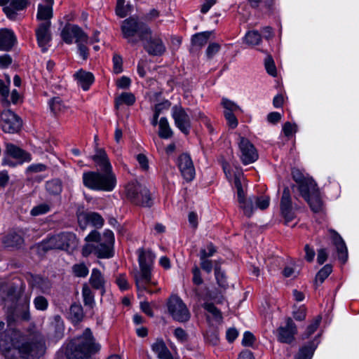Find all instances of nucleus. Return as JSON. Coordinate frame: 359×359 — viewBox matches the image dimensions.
Segmentation results:
<instances>
[{
  "label": "nucleus",
  "instance_id": "8fccbe9b",
  "mask_svg": "<svg viewBox=\"0 0 359 359\" xmlns=\"http://www.w3.org/2000/svg\"><path fill=\"white\" fill-rule=\"evenodd\" d=\"M72 269L77 277H86L88 273V269L83 263L74 264Z\"/></svg>",
  "mask_w": 359,
  "mask_h": 359
},
{
  "label": "nucleus",
  "instance_id": "f8f14e48",
  "mask_svg": "<svg viewBox=\"0 0 359 359\" xmlns=\"http://www.w3.org/2000/svg\"><path fill=\"white\" fill-rule=\"evenodd\" d=\"M241 174L237 172L234 175V185L237 190L238 202L239 207L243 210V213L248 217H250L253 214L255 207L253 203L255 202L254 196L246 198L245 193L241 182Z\"/></svg>",
  "mask_w": 359,
  "mask_h": 359
},
{
  "label": "nucleus",
  "instance_id": "f257e3e1",
  "mask_svg": "<svg viewBox=\"0 0 359 359\" xmlns=\"http://www.w3.org/2000/svg\"><path fill=\"white\" fill-rule=\"evenodd\" d=\"M121 32L124 39L132 46L136 45L139 41L146 51L151 55H161L165 51V47L162 40L152 36L151 29L137 17L132 16L124 20L121 26Z\"/></svg>",
  "mask_w": 359,
  "mask_h": 359
},
{
  "label": "nucleus",
  "instance_id": "c85d7f7f",
  "mask_svg": "<svg viewBox=\"0 0 359 359\" xmlns=\"http://www.w3.org/2000/svg\"><path fill=\"white\" fill-rule=\"evenodd\" d=\"M91 286L96 290H101V294L103 295L105 292L104 289V278L101 271L97 269H93L89 280Z\"/></svg>",
  "mask_w": 359,
  "mask_h": 359
},
{
  "label": "nucleus",
  "instance_id": "b1692460",
  "mask_svg": "<svg viewBox=\"0 0 359 359\" xmlns=\"http://www.w3.org/2000/svg\"><path fill=\"white\" fill-rule=\"evenodd\" d=\"M329 231L331 233L332 243L336 247L338 258L343 264H344L348 259V251L346 244L343 238L337 231L333 229H330Z\"/></svg>",
  "mask_w": 359,
  "mask_h": 359
},
{
  "label": "nucleus",
  "instance_id": "5701e85b",
  "mask_svg": "<svg viewBox=\"0 0 359 359\" xmlns=\"http://www.w3.org/2000/svg\"><path fill=\"white\" fill-rule=\"evenodd\" d=\"M92 159L103 173H113L109 159L104 149L95 147V154Z\"/></svg>",
  "mask_w": 359,
  "mask_h": 359
},
{
  "label": "nucleus",
  "instance_id": "58836bf2",
  "mask_svg": "<svg viewBox=\"0 0 359 359\" xmlns=\"http://www.w3.org/2000/svg\"><path fill=\"white\" fill-rule=\"evenodd\" d=\"M69 316L72 322L79 323L83 318V308L81 305L74 304L70 307Z\"/></svg>",
  "mask_w": 359,
  "mask_h": 359
},
{
  "label": "nucleus",
  "instance_id": "6e6d98bb",
  "mask_svg": "<svg viewBox=\"0 0 359 359\" xmlns=\"http://www.w3.org/2000/svg\"><path fill=\"white\" fill-rule=\"evenodd\" d=\"M224 115L227 121V123L231 128H235L238 126V120L234 115L233 112H229V111H224Z\"/></svg>",
  "mask_w": 359,
  "mask_h": 359
},
{
  "label": "nucleus",
  "instance_id": "2eb2a0df",
  "mask_svg": "<svg viewBox=\"0 0 359 359\" xmlns=\"http://www.w3.org/2000/svg\"><path fill=\"white\" fill-rule=\"evenodd\" d=\"M172 112L176 126L182 133L188 135L191 128V120L184 109L181 106L175 105L172 108Z\"/></svg>",
  "mask_w": 359,
  "mask_h": 359
},
{
  "label": "nucleus",
  "instance_id": "e2e57ef3",
  "mask_svg": "<svg viewBox=\"0 0 359 359\" xmlns=\"http://www.w3.org/2000/svg\"><path fill=\"white\" fill-rule=\"evenodd\" d=\"M87 43L88 41L76 43L79 53L83 60H86L88 57V48L86 46Z\"/></svg>",
  "mask_w": 359,
  "mask_h": 359
},
{
  "label": "nucleus",
  "instance_id": "603ef678",
  "mask_svg": "<svg viewBox=\"0 0 359 359\" xmlns=\"http://www.w3.org/2000/svg\"><path fill=\"white\" fill-rule=\"evenodd\" d=\"M35 308L37 310L44 311L48 308V302L46 297L43 296H37L34 299Z\"/></svg>",
  "mask_w": 359,
  "mask_h": 359
},
{
  "label": "nucleus",
  "instance_id": "e433bc0d",
  "mask_svg": "<svg viewBox=\"0 0 359 359\" xmlns=\"http://www.w3.org/2000/svg\"><path fill=\"white\" fill-rule=\"evenodd\" d=\"M316 346L317 345L314 341H310L299 349L297 355L302 359H311Z\"/></svg>",
  "mask_w": 359,
  "mask_h": 359
},
{
  "label": "nucleus",
  "instance_id": "412c9836",
  "mask_svg": "<svg viewBox=\"0 0 359 359\" xmlns=\"http://www.w3.org/2000/svg\"><path fill=\"white\" fill-rule=\"evenodd\" d=\"M178 167L183 177L187 182H191L195 177V169L189 155L182 154L178 158Z\"/></svg>",
  "mask_w": 359,
  "mask_h": 359
},
{
  "label": "nucleus",
  "instance_id": "39448f33",
  "mask_svg": "<svg viewBox=\"0 0 359 359\" xmlns=\"http://www.w3.org/2000/svg\"><path fill=\"white\" fill-rule=\"evenodd\" d=\"M99 349L100 346L95 344L90 330L87 328L82 335L70 341L65 354L67 359H90Z\"/></svg>",
  "mask_w": 359,
  "mask_h": 359
},
{
  "label": "nucleus",
  "instance_id": "dca6fc26",
  "mask_svg": "<svg viewBox=\"0 0 359 359\" xmlns=\"http://www.w3.org/2000/svg\"><path fill=\"white\" fill-rule=\"evenodd\" d=\"M239 149L241 152V161L247 165L255 162L258 154L254 145L245 137H240Z\"/></svg>",
  "mask_w": 359,
  "mask_h": 359
},
{
  "label": "nucleus",
  "instance_id": "a19ab883",
  "mask_svg": "<svg viewBox=\"0 0 359 359\" xmlns=\"http://www.w3.org/2000/svg\"><path fill=\"white\" fill-rule=\"evenodd\" d=\"M49 106L51 111L55 114L63 111L65 109V105L63 101L59 97H55L49 101Z\"/></svg>",
  "mask_w": 359,
  "mask_h": 359
},
{
  "label": "nucleus",
  "instance_id": "c756f323",
  "mask_svg": "<svg viewBox=\"0 0 359 359\" xmlns=\"http://www.w3.org/2000/svg\"><path fill=\"white\" fill-rule=\"evenodd\" d=\"M2 242L7 248H18L22 245L24 239L19 233L11 232L4 236Z\"/></svg>",
  "mask_w": 359,
  "mask_h": 359
},
{
  "label": "nucleus",
  "instance_id": "79ce46f5",
  "mask_svg": "<svg viewBox=\"0 0 359 359\" xmlns=\"http://www.w3.org/2000/svg\"><path fill=\"white\" fill-rule=\"evenodd\" d=\"M83 302L86 306L92 308L95 304L94 295L87 284H84L82 288Z\"/></svg>",
  "mask_w": 359,
  "mask_h": 359
},
{
  "label": "nucleus",
  "instance_id": "bf43d9fd",
  "mask_svg": "<svg viewBox=\"0 0 359 359\" xmlns=\"http://www.w3.org/2000/svg\"><path fill=\"white\" fill-rule=\"evenodd\" d=\"M222 104L224 111H229V112H233L239 109V107L236 104L226 98L222 99Z\"/></svg>",
  "mask_w": 359,
  "mask_h": 359
},
{
  "label": "nucleus",
  "instance_id": "338daca9",
  "mask_svg": "<svg viewBox=\"0 0 359 359\" xmlns=\"http://www.w3.org/2000/svg\"><path fill=\"white\" fill-rule=\"evenodd\" d=\"M174 334L175 337L182 342L187 341L188 335L181 327L176 328L174 331Z\"/></svg>",
  "mask_w": 359,
  "mask_h": 359
},
{
  "label": "nucleus",
  "instance_id": "6e6552de",
  "mask_svg": "<svg viewBox=\"0 0 359 359\" xmlns=\"http://www.w3.org/2000/svg\"><path fill=\"white\" fill-rule=\"evenodd\" d=\"M83 183L90 189L110 191L115 187L116 179L114 173L89 171L83 174Z\"/></svg>",
  "mask_w": 359,
  "mask_h": 359
},
{
  "label": "nucleus",
  "instance_id": "c9c22d12",
  "mask_svg": "<svg viewBox=\"0 0 359 359\" xmlns=\"http://www.w3.org/2000/svg\"><path fill=\"white\" fill-rule=\"evenodd\" d=\"M172 134L167 118L162 117L159 121L158 136L163 139H168L172 136Z\"/></svg>",
  "mask_w": 359,
  "mask_h": 359
},
{
  "label": "nucleus",
  "instance_id": "6ab92c4d",
  "mask_svg": "<svg viewBox=\"0 0 359 359\" xmlns=\"http://www.w3.org/2000/svg\"><path fill=\"white\" fill-rule=\"evenodd\" d=\"M78 222L81 229H86L88 224L96 228H101L104 224V219L100 215L94 212H83L78 215Z\"/></svg>",
  "mask_w": 359,
  "mask_h": 359
},
{
  "label": "nucleus",
  "instance_id": "aec40b11",
  "mask_svg": "<svg viewBox=\"0 0 359 359\" xmlns=\"http://www.w3.org/2000/svg\"><path fill=\"white\" fill-rule=\"evenodd\" d=\"M50 25V21L43 22L40 23L36 29L37 43L43 52L47 50V45L51 41Z\"/></svg>",
  "mask_w": 359,
  "mask_h": 359
},
{
  "label": "nucleus",
  "instance_id": "ddd939ff",
  "mask_svg": "<svg viewBox=\"0 0 359 359\" xmlns=\"http://www.w3.org/2000/svg\"><path fill=\"white\" fill-rule=\"evenodd\" d=\"M2 130L5 133H15L20 131L22 126L21 118L12 111L8 109L1 112L0 116Z\"/></svg>",
  "mask_w": 359,
  "mask_h": 359
},
{
  "label": "nucleus",
  "instance_id": "a878e982",
  "mask_svg": "<svg viewBox=\"0 0 359 359\" xmlns=\"http://www.w3.org/2000/svg\"><path fill=\"white\" fill-rule=\"evenodd\" d=\"M28 5L27 0H12L9 6L4 7L3 11L11 20H15L17 16V11L25 8Z\"/></svg>",
  "mask_w": 359,
  "mask_h": 359
},
{
  "label": "nucleus",
  "instance_id": "f03ea898",
  "mask_svg": "<svg viewBox=\"0 0 359 359\" xmlns=\"http://www.w3.org/2000/svg\"><path fill=\"white\" fill-rule=\"evenodd\" d=\"M4 333L0 335V352L6 359H39L45 353L44 342L36 338L13 343L5 339Z\"/></svg>",
  "mask_w": 359,
  "mask_h": 359
},
{
  "label": "nucleus",
  "instance_id": "f3484780",
  "mask_svg": "<svg viewBox=\"0 0 359 359\" xmlns=\"http://www.w3.org/2000/svg\"><path fill=\"white\" fill-rule=\"evenodd\" d=\"M280 207L281 214L285 218V222L287 223L292 221L294 217V212L293 211L290 190L288 187H285L283 189Z\"/></svg>",
  "mask_w": 359,
  "mask_h": 359
},
{
  "label": "nucleus",
  "instance_id": "423d86ee",
  "mask_svg": "<svg viewBox=\"0 0 359 359\" xmlns=\"http://www.w3.org/2000/svg\"><path fill=\"white\" fill-rule=\"evenodd\" d=\"M154 258L155 255L151 251H146L142 248L138 250L140 271L134 272L133 274L138 290H146L149 293H153L148 289L147 285L156 284L151 280V266Z\"/></svg>",
  "mask_w": 359,
  "mask_h": 359
},
{
  "label": "nucleus",
  "instance_id": "7ed1b4c3",
  "mask_svg": "<svg viewBox=\"0 0 359 359\" xmlns=\"http://www.w3.org/2000/svg\"><path fill=\"white\" fill-rule=\"evenodd\" d=\"M88 243L83 246L82 255L88 257L94 253L98 258H110L114 256V233L106 230L103 236L96 230L92 231L85 238Z\"/></svg>",
  "mask_w": 359,
  "mask_h": 359
},
{
  "label": "nucleus",
  "instance_id": "0eeeda50",
  "mask_svg": "<svg viewBox=\"0 0 359 359\" xmlns=\"http://www.w3.org/2000/svg\"><path fill=\"white\" fill-rule=\"evenodd\" d=\"M78 245V241L74 233L62 232L49 237L38 245L39 251L46 252L50 250H74Z\"/></svg>",
  "mask_w": 359,
  "mask_h": 359
},
{
  "label": "nucleus",
  "instance_id": "cd10ccee",
  "mask_svg": "<svg viewBox=\"0 0 359 359\" xmlns=\"http://www.w3.org/2000/svg\"><path fill=\"white\" fill-rule=\"evenodd\" d=\"M74 77L78 81L79 84L81 86L83 90L89 89L90 85L94 81V76L89 72H86L80 69L75 74Z\"/></svg>",
  "mask_w": 359,
  "mask_h": 359
},
{
  "label": "nucleus",
  "instance_id": "2f4dec72",
  "mask_svg": "<svg viewBox=\"0 0 359 359\" xmlns=\"http://www.w3.org/2000/svg\"><path fill=\"white\" fill-rule=\"evenodd\" d=\"M215 276L217 283L219 287L224 290H226L229 287L227 277L224 271L222 270L219 263L215 261L214 263Z\"/></svg>",
  "mask_w": 359,
  "mask_h": 359
},
{
  "label": "nucleus",
  "instance_id": "bb28decb",
  "mask_svg": "<svg viewBox=\"0 0 359 359\" xmlns=\"http://www.w3.org/2000/svg\"><path fill=\"white\" fill-rule=\"evenodd\" d=\"M46 5L39 4L36 18L44 22L50 21L53 18V0H45Z\"/></svg>",
  "mask_w": 359,
  "mask_h": 359
},
{
  "label": "nucleus",
  "instance_id": "864d4df0",
  "mask_svg": "<svg viewBox=\"0 0 359 359\" xmlns=\"http://www.w3.org/2000/svg\"><path fill=\"white\" fill-rule=\"evenodd\" d=\"M208 252L205 249H201L200 251V259H204V258L208 259V257H212L216 252V248L214 245L210 243L207 246Z\"/></svg>",
  "mask_w": 359,
  "mask_h": 359
},
{
  "label": "nucleus",
  "instance_id": "4468645a",
  "mask_svg": "<svg viewBox=\"0 0 359 359\" xmlns=\"http://www.w3.org/2000/svg\"><path fill=\"white\" fill-rule=\"evenodd\" d=\"M61 36L63 41L68 44L72 43L73 39H75L76 43L88 41V35L81 27L71 24L65 26L61 32Z\"/></svg>",
  "mask_w": 359,
  "mask_h": 359
},
{
  "label": "nucleus",
  "instance_id": "4c0bfd02",
  "mask_svg": "<svg viewBox=\"0 0 359 359\" xmlns=\"http://www.w3.org/2000/svg\"><path fill=\"white\" fill-rule=\"evenodd\" d=\"M47 191L52 195H58L62 192V184L59 179H53L46 184Z\"/></svg>",
  "mask_w": 359,
  "mask_h": 359
},
{
  "label": "nucleus",
  "instance_id": "09e8293b",
  "mask_svg": "<svg viewBox=\"0 0 359 359\" xmlns=\"http://www.w3.org/2000/svg\"><path fill=\"white\" fill-rule=\"evenodd\" d=\"M264 65L266 72L271 76H275L276 75V67L274 63V60L271 55H269L266 56L264 60Z\"/></svg>",
  "mask_w": 359,
  "mask_h": 359
},
{
  "label": "nucleus",
  "instance_id": "4be33fe9",
  "mask_svg": "<svg viewBox=\"0 0 359 359\" xmlns=\"http://www.w3.org/2000/svg\"><path fill=\"white\" fill-rule=\"evenodd\" d=\"M26 278L29 285L32 288L38 289L41 292L45 294H50L52 283L48 278L32 273H28Z\"/></svg>",
  "mask_w": 359,
  "mask_h": 359
},
{
  "label": "nucleus",
  "instance_id": "1a4fd4ad",
  "mask_svg": "<svg viewBox=\"0 0 359 359\" xmlns=\"http://www.w3.org/2000/svg\"><path fill=\"white\" fill-rule=\"evenodd\" d=\"M127 199L134 205L142 207H151L153 204L151 194L146 186L135 181L126 187Z\"/></svg>",
  "mask_w": 359,
  "mask_h": 359
},
{
  "label": "nucleus",
  "instance_id": "69168bd1",
  "mask_svg": "<svg viewBox=\"0 0 359 359\" xmlns=\"http://www.w3.org/2000/svg\"><path fill=\"white\" fill-rule=\"evenodd\" d=\"M200 260H201L200 265H201V269L208 273H211L212 268L214 266L212 262L206 258H204V259H200Z\"/></svg>",
  "mask_w": 359,
  "mask_h": 359
},
{
  "label": "nucleus",
  "instance_id": "5fc2aeb1",
  "mask_svg": "<svg viewBox=\"0 0 359 359\" xmlns=\"http://www.w3.org/2000/svg\"><path fill=\"white\" fill-rule=\"evenodd\" d=\"M254 200L256 203V207L261 210H265L269 205V196H254Z\"/></svg>",
  "mask_w": 359,
  "mask_h": 359
},
{
  "label": "nucleus",
  "instance_id": "c03bdc74",
  "mask_svg": "<svg viewBox=\"0 0 359 359\" xmlns=\"http://www.w3.org/2000/svg\"><path fill=\"white\" fill-rule=\"evenodd\" d=\"M262 36L257 31H250L245 36V42L252 46H255L259 43Z\"/></svg>",
  "mask_w": 359,
  "mask_h": 359
},
{
  "label": "nucleus",
  "instance_id": "393cba45",
  "mask_svg": "<svg viewBox=\"0 0 359 359\" xmlns=\"http://www.w3.org/2000/svg\"><path fill=\"white\" fill-rule=\"evenodd\" d=\"M17 41L14 32L8 29H0V50L10 51Z\"/></svg>",
  "mask_w": 359,
  "mask_h": 359
},
{
  "label": "nucleus",
  "instance_id": "052dcab7",
  "mask_svg": "<svg viewBox=\"0 0 359 359\" xmlns=\"http://www.w3.org/2000/svg\"><path fill=\"white\" fill-rule=\"evenodd\" d=\"M220 49V45L217 43H211L206 49V55L208 58H212Z\"/></svg>",
  "mask_w": 359,
  "mask_h": 359
},
{
  "label": "nucleus",
  "instance_id": "13d9d810",
  "mask_svg": "<svg viewBox=\"0 0 359 359\" xmlns=\"http://www.w3.org/2000/svg\"><path fill=\"white\" fill-rule=\"evenodd\" d=\"M113 64H114V72L116 74H119L123 71L122 64L123 60L122 57L117 54H115L113 57Z\"/></svg>",
  "mask_w": 359,
  "mask_h": 359
},
{
  "label": "nucleus",
  "instance_id": "20e7f679",
  "mask_svg": "<svg viewBox=\"0 0 359 359\" xmlns=\"http://www.w3.org/2000/svg\"><path fill=\"white\" fill-rule=\"evenodd\" d=\"M293 180L297 183V187L300 196L309 203L311 210L318 212L322 210L323 202L317 184L313 179L308 175H304L297 168H292L291 172ZM296 187L292 184V189Z\"/></svg>",
  "mask_w": 359,
  "mask_h": 359
},
{
  "label": "nucleus",
  "instance_id": "9d476101",
  "mask_svg": "<svg viewBox=\"0 0 359 359\" xmlns=\"http://www.w3.org/2000/svg\"><path fill=\"white\" fill-rule=\"evenodd\" d=\"M19 298L20 294L17 291L16 287L13 285L9 286L4 292V295L2 296V302L6 309L8 326H10L14 321V316L18 315V306L20 305L18 304Z\"/></svg>",
  "mask_w": 359,
  "mask_h": 359
},
{
  "label": "nucleus",
  "instance_id": "f704fd0d",
  "mask_svg": "<svg viewBox=\"0 0 359 359\" xmlns=\"http://www.w3.org/2000/svg\"><path fill=\"white\" fill-rule=\"evenodd\" d=\"M212 33V32H203L194 34L191 39L192 45L202 48L207 43Z\"/></svg>",
  "mask_w": 359,
  "mask_h": 359
},
{
  "label": "nucleus",
  "instance_id": "680f3d73",
  "mask_svg": "<svg viewBox=\"0 0 359 359\" xmlns=\"http://www.w3.org/2000/svg\"><path fill=\"white\" fill-rule=\"evenodd\" d=\"M193 278L192 281L194 284L200 285L203 283V280L201 277V273L198 266H194L192 269Z\"/></svg>",
  "mask_w": 359,
  "mask_h": 359
},
{
  "label": "nucleus",
  "instance_id": "a18cd8bd",
  "mask_svg": "<svg viewBox=\"0 0 359 359\" xmlns=\"http://www.w3.org/2000/svg\"><path fill=\"white\" fill-rule=\"evenodd\" d=\"M52 326L55 328V335L59 337L62 335L64 331V323L60 316L56 315L53 318Z\"/></svg>",
  "mask_w": 359,
  "mask_h": 359
},
{
  "label": "nucleus",
  "instance_id": "3c124183",
  "mask_svg": "<svg viewBox=\"0 0 359 359\" xmlns=\"http://www.w3.org/2000/svg\"><path fill=\"white\" fill-rule=\"evenodd\" d=\"M50 210V206L46 203H41L34 207L31 210V215L38 216L45 214Z\"/></svg>",
  "mask_w": 359,
  "mask_h": 359
},
{
  "label": "nucleus",
  "instance_id": "a211bd4d",
  "mask_svg": "<svg viewBox=\"0 0 359 359\" xmlns=\"http://www.w3.org/2000/svg\"><path fill=\"white\" fill-rule=\"evenodd\" d=\"M278 340L281 343L290 344L294 339L297 332V326L291 318L286 319V325L280 326L277 330Z\"/></svg>",
  "mask_w": 359,
  "mask_h": 359
},
{
  "label": "nucleus",
  "instance_id": "473e14b6",
  "mask_svg": "<svg viewBox=\"0 0 359 359\" xmlns=\"http://www.w3.org/2000/svg\"><path fill=\"white\" fill-rule=\"evenodd\" d=\"M135 102V95L131 93H122L119 96L115 98L114 107L118 110L120 106L126 104L128 106L133 105Z\"/></svg>",
  "mask_w": 359,
  "mask_h": 359
},
{
  "label": "nucleus",
  "instance_id": "72a5a7b5",
  "mask_svg": "<svg viewBox=\"0 0 359 359\" xmlns=\"http://www.w3.org/2000/svg\"><path fill=\"white\" fill-rule=\"evenodd\" d=\"M6 151L8 155L15 158L27 160L28 157V154L25 151L11 143L6 144Z\"/></svg>",
  "mask_w": 359,
  "mask_h": 359
},
{
  "label": "nucleus",
  "instance_id": "37998d69",
  "mask_svg": "<svg viewBox=\"0 0 359 359\" xmlns=\"http://www.w3.org/2000/svg\"><path fill=\"white\" fill-rule=\"evenodd\" d=\"M332 271V268L331 265L326 264L316 274L315 284L317 285L318 282H320V283H323V281L329 276Z\"/></svg>",
  "mask_w": 359,
  "mask_h": 359
},
{
  "label": "nucleus",
  "instance_id": "49530a36",
  "mask_svg": "<svg viewBox=\"0 0 359 359\" xmlns=\"http://www.w3.org/2000/svg\"><path fill=\"white\" fill-rule=\"evenodd\" d=\"M20 317L22 320H28L29 319V305L28 303L25 301L22 304H20L18 306V315L14 316V320L15 317Z\"/></svg>",
  "mask_w": 359,
  "mask_h": 359
},
{
  "label": "nucleus",
  "instance_id": "ea45409f",
  "mask_svg": "<svg viewBox=\"0 0 359 359\" xmlns=\"http://www.w3.org/2000/svg\"><path fill=\"white\" fill-rule=\"evenodd\" d=\"M125 4V0H117L116 6V14L120 18H125L133 10V6Z\"/></svg>",
  "mask_w": 359,
  "mask_h": 359
},
{
  "label": "nucleus",
  "instance_id": "0e129e2a",
  "mask_svg": "<svg viewBox=\"0 0 359 359\" xmlns=\"http://www.w3.org/2000/svg\"><path fill=\"white\" fill-rule=\"evenodd\" d=\"M167 348L168 347L165 344L162 340L157 341L152 345V350L157 354V355L165 351Z\"/></svg>",
  "mask_w": 359,
  "mask_h": 359
},
{
  "label": "nucleus",
  "instance_id": "774afa93",
  "mask_svg": "<svg viewBox=\"0 0 359 359\" xmlns=\"http://www.w3.org/2000/svg\"><path fill=\"white\" fill-rule=\"evenodd\" d=\"M297 126L295 124H292L290 122H286L283 128V133L285 136H290L292 134V133L296 132Z\"/></svg>",
  "mask_w": 359,
  "mask_h": 359
},
{
  "label": "nucleus",
  "instance_id": "de8ad7c7",
  "mask_svg": "<svg viewBox=\"0 0 359 359\" xmlns=\"http://www.w3.org/2000/svg\"><path fill=\"white\" fill-rule=\"evenodd\" d=\"M321 319H322V317L320 316H318L316 317L314 320L312 322V323L311 325H309L307 327L306 332L304 333V334H303L304 339L309 338L312 334L314 333V332L318 327L321 321Z\"/></svg>",
  "mask_w": 359,
  "mask_h": 359
},
{
  "label": "nucleus",
  "instance_id": "9b49d317",
  "mask_svg": "<svg viewBox=\"0 0 359 359\" xmlns=\"http://www.w3.org/2000/svg\"><path fill=\"white\" fill-rule=\"evenodd\" d=\"M167 304L168 312L175 320L185 323L190 319L191 314L187 306L178 296L172 295Z\"/></svg>",
  "mask_w": 359,
  "mask_h": 359
},
{
  "label": "nucleus",
  "instance_id": "4d7b16f0",
  "mask_svg": "<svg viewBox=\"0 0 359 359\" xmlns=\"http://www.w3.org/2000/svg\"><path fill=\"white\" fill-rule=\"evenodd\" d=\"M255 341V337L252 332L248 331L244 333L242 340V344L244 346H252Z\"/></svg>",
  "mask_w": 359,
  "mask_h": 359
},
{
  "label": "nucleus",
  "instance_id": "7c9ffc66",
  "mask_svg": "<svg viewBox=\"0 0 359 359\" xmlns=\"http://www.w3.org/2000/svg\"><path fill=\"white\" fill-rule=\"evenodd\" d=\"M203 306L207 311L206 316L208 320L217 323L222 322L223 318L221 311L212 303H205Z\"/></svg>",
  "mask_w": 359,
  "mask_h": 359
}]
</instances>
